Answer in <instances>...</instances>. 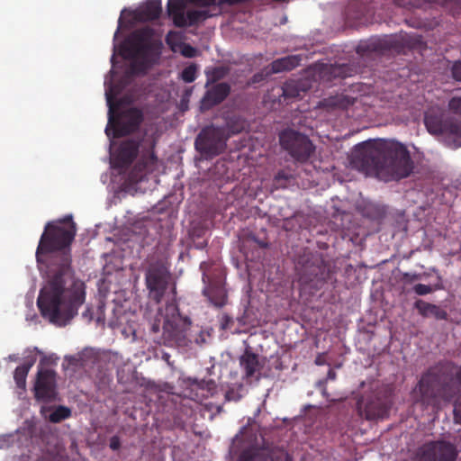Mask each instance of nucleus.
Wrapping results in <instances>:
<instances>
[{
    "instance_id": "423d86ee",
    "label": "nucleus",
    "mask_w": 461,
    "mask_h": 461,
    "mask_svg": "<svg viewBox=\"0 0 461 461\" xmlns=\"http://www.w3.org/2000/svg\"><path fill=\"white\" fill-rule=\"evenodd\" d=\"M424 124L430 134L441 137L447 147H461V119L429 110L424 115Z\"/></svg>"
},
{
    "instance_id": "72a5a7b5",
    "label": "nucleus",
    "mask_w": 461,
    "mask_h": 461,
    "mask_svg": "<svg viewBox=\"0 0 461 461\" xmlns=\"http://www.w3.org/2000/svg\"><path fill=\"white\" fill-rule=\"evenodd\" d=\"M431 271L437 275L438 282L433 285H423V284L414 285L411 290L415 294L423 296V295L429 294L433 293L434 291L441 290L444 288L443 284H442V276H440L438 271L436 268H431Z\"/></svg>"
},
{
    "instance_id": "4be33fe9",
    "label": "nucleus",
    "mask_w": 461,
    "mask_h": 461,
    "mask_svg": "<svg viewBox=\"0 0 461 461\" xmlns=\"http://www.w3.org/2000/svg\"><path fill=\"white\" fill-rule=\"evenodd\" d=\"M240 366L245 375H260L266 365V357L254 353L250 348H247L240 357Z\"/></svg>"
},
{
    "instance_id": "4468645a",
    "label": "nucleus",
    "mask_w": 461,
    "mask_h": 461,
    "mask_svg": "<svg viewBox=\"0 0 461 461\" xmlns=\"http://www.w3.org/2000/svg\"><path fill=\"white\" fill-rule=\"evenodd\" d=\"M456 446L445 440L424 444L419 450V461H456L457 458Z\"/></svg>"
},
{
    "instance_id": "cd10ccee",
    "label": "nucleus",
    "mask_w": 461,
    "mask_h": 461,
    "mask_svg": "<svg viewBox=\"0 0 461 461\" xmlns=\"http://www.w3.org/2000/svg\"><path fill=\"white\" fill-rule=\"evenodd\" d=\"M302 59L298 55L286 56L274 60L270 64L271 72L274 74L290 71L300 65Z\"/></svg>"
},
{
    "instance_id": "f257e3e1",
    "label": "nucleus",
    "mask_w": 461,
    "mask_h": 461,
    "mask_svg": "<svg viewBox=\"0 0 461 461\" xmlns=\"http://www.w3.org/2000/svg\"><path fill=\"white\" fill-rule=\"evenodd\" d=\"M77 226L71 215L45 225L36 249V260L49 263L48 278L37 304L43 318L57 326H66L85 303L86 285L71 266V244Z\"/></svg>"
},
{
    "instance_id": "bf43d9fd",
    "label": "nucleus",
    "mask_w": 461,
    "mask_h": 461,
    "mask_svg": "<svg viewBox=\"0 0 461 461\" xmlns=\"http://www.w3.org/2000/svg\"><path fill=\"white\" fill-rule=\"evenodd\" d=\"M152 388H154L155 391H159V392L162 391L160 389V386H158V385H154Z\"/></svg>"
},
{
    "instance_id": "7ed1b4c3",
    "label": "nucleus",
    "mask_w": 461,
    "mask_h": 461,
    "mask_svg": "<svg viewBox=\"0 0 461 461\" xmlns=\"http://www.w3.org/2000/svg\"><path fill=\"white\" fill-rule=\"evenodd\" d=\"M116 359L117 356L110 351L86 347L75 354L66 355L62 369L66 373L105 375L113 371Z\"/></svg>"
},
{
    "instance_id": "052dcab7",
    "label": "nucleus",
    "mask_w": 461,
    "mask_h": 461,
    "mask_svg": "<svg viewBox=\"0 0 461 461\" xmlns=\"http://www.w3.org/2000/svg\"><path fill=\"white\" fill-rule=\"evenodd\" d=\"M121 23H122V18L120 17V18H119V28H118V29H120ZM117 31H119V30H117ZM116 34H117V33H115V35H116Z\"/></svg>"
},
{
    "instance_id": "412c9836",
    "label": "nucleus",
    "mask_w": 461,
    "mask_h": 461,
    "mask_svg": "<svg viewBox=\"0 0 461 461\" xmlns=\"http://www.w3.org/2000/svg\"><path fill=\"white\" fill-rule=\"evenodd\" d=\"M140 149L139 141L127 140L118 148L115 156V167L121 169L127 168L137 158Z\"/></svg>"
},
{
    "instance_id": "bb28decb",
    "label": "nucleus",
    "mask_w": 461,
    "mask_h": 461,
    "mask_svg": "<svg viewBox=\"0 0 461 461\" xmlns=\"http://www.w3.org/2000/svg\"><path fill=\"white\" fill-rule=\"evenodd\" d=\"M326 267L322 259L316 258L312 262H307L303 268V278L305 281H313L314 279H323Z\"/></svg>"
},
{
    "instance_id": "39448f33",
    "label": "nucleus",
    "mask_w": 461,
    "mask_h": 461,
    "mask_svg": "<svg viewBox=\"0 0 461 461\" xmlns=\"http://www.w3.org/2000/svg\"><path fill=\"white\" fill-rule=\"evenodd\" d=\"M118 94L116 86L111 85L105 91L106 101L108 105V125L105 129L107 136L112 135L113 138H121L139 130L143 121V113L141 110L132 107L122 112L119 110V102H115V95Z\"/></svg>"
},
{
    "instance_id": "9b49d317",
    "label": "nucleus",
    "mask_w": 461,
    "mask_h": 461,
    "mask_svg": "<svg viewBox=\"0 0 461 461\" xmlns=\"http://www.w3.org/2000/svg\"><path fill=\"white\" fill-rule=\"evenodd\" d=\"M280 144L284 149L299 162L307 161L314 152L315 147L310 139L294 130H285L279 135Z\"/></svg>"
},
{
    "instance_id": "7c9ffc66",
    "label": "nucleus",
    "mask_w": 461,
    "mask_h": 461,
    "mask_svg": "<svg viewBox=\"0 0 461 461\" xmlns=\"http://www.w3.org/2000/svg\"><path fill=\"white\" fill-rule=\"evenodd\" d=\"M41 355L35 375H57L56 367L59 357L55 354L45 355L41 353Z\"/></svg>"
},
{
    "instance_id": "79ce46f5",
    "label": "nucleus",
    "mask_w": 461,
    "mask_h": 461,
    "mask_svg": "<svg viewBox=\"0 0 461 461\" xmlns=\"http://www.w3.org/2000/svg\"><path fill=\"white\" fill-rule=\"evenodd\" d=\"M459 93L455 95L453 97L450 98L448 101V109L450 112L461 114V89L457 90Z\"/></svg>"
},
{
    "instance_id": "b1692460",
    "label": "nucleus",
    "mask_w": 461,
    "mask_h": 461,
    "mask_svg": "<svg viewBox=\"0 0 461 461\" xmlns=\"http://www.w3.org/2000/svg\"><path fill=\"white\" fill-rule=\"evenodd\" d=\"M414 308L423 318L433 317L438 321H446L448 316L447 311L442 309L440 306L425 302L421 299H419L414 303Z\"/></svg>"
},
{
    "instance_id": "37998d69",
    "label": "nucleus",
    "mask_w": 461,
    "mask_h": 461,
    "mask_svg": "<svg viewBox=\"0 0 461 461\" xmlns=\"http://www.w3.org/2000/svg\"><path fill=\"white\" fill-rule=\"evenodd\" d=\"M291 178H292L291 174L285 172V170H280L275 176L274 184L277 188H279V187L284 188L286 186L287 181L290 180Z\"/></svg>"
},
{
    "instance_id": "c85d7f7f",
    "label": "nucleus",
    "mask_w": 461,
    "mask_h": 461,
    "mask_svg": "<svg viewBox=\"0 0 461 461\" xmlns=\"http://www.w3.org/2000/svg\"><path fill=\"white\" fill-rule=\"evenodd\" d=\"M353 103L354 99L348 95H336L321 100L320 102V106L322 108H326L327 110H344L347 109L349 105H352Z\"/></svg>"
},
{
    "instance_id": "49530a36",
    "label": "nucleus",
    "mask_w": 461,
    "mask_h": 461,
    "mask_svg": "<svg viewBox=\"0 0 461 461\" xmlns=\"http://www.w3.org/2000/svg\"><path fill=\"white\" fill-rule=\"evenodd\" d=\"M451 72L456 80L461 81V61H456L453 64Z\"/></svg>"
},
{
    "instance_id": "393cba45",
    "label": "nucleus",
    "mask_w": 461,
    "mask_h": 461,
    "mask_svg": "<svg viewBox=\"0 0 461 461\" xmlns=\"http://www.w3.org/2000/svg\"><path fill=\"white\" fill-rule=\"evenodd\" d=\"M162 12L160 0H148L136 12V18L141 21H153L158 19Z\"/></svg>"
},
{
    "instance_id": "4c0bfd02",
    "label": "nucleus",
    "mask_w": 461,
    "mask_h": 461,
    "mask_svg": "<svg viewBox=\"0 0 461 461\" xmlns=\"http://www.w3.org/2000/svg\"><path fill=\"white\" fill-rule=\"evenodd\" d=\"M157 162L158 158L155 155L154 151L151 150L147 155H143L141 157L136 167H138L140 171L151 172L155 169Z\"/></svg>"
},
{
    "instance_id": "c756f323",
    "label": "nucleus",
    "mask_w": 461,
    "mask_h": 461,
    "mask_svg": "<svg viewBox=\"0 0 461 461\" xmlns=\"http://www.w3.org/2000/svg\"><path fill=\"white\" fill-rule=\"evenodd\" d=\"M425 375H461V366L445 358L438 361Z\"/></svg>"
},
{
    "instance_id": "603ef678",
    "label": "nucleus",
    "mask_w": 461,
    "mask_h": 461,
    "mask_svg": "<svg viewBox=\"0 0 461 461\" xmlns=\"http://www.w3.org/2000/svg\"><path fill=\"white\" fill-rule=\"evenodd\" d=\"M215 383L213 381H209L207 382V389H208V392L210 393V394H213V392L215 390Z\"/></svg>"
},
{
    "instance_id": "864d4df0",
    "label": "nucleus",
    "mask_w": 461,
    "mask_h": 461,
    "mask_svg": "<svg viewBox=\"0 0 461 461\" xmlns=\"http://www.w3.org/2000/svg\"><path fill=\"white\" fill-rule=\"evenodd\" d=\"M254 240L260 248L266 249L268 247V243L264 240H260L258 239H254Z\"/></svg>"
},
{
    "instance_id": "f8f14e48",
    "label": "nucleus",
    "mask_w": 461,
    "mask_h": 461,
    "mask_svg": "<svg viewBox=\"0 0 461 461\" xmlns=\"http://www.w3.org/2000/svg\"><path fill=\"white\" fill-rule=\"evenodd\" d=\"M189 5L183 0H168L167 14L172 18L175 26L184 28L194 26L203 22L211 15L207 11L191 10L185 14V9Z\"/></svg>"
},
{
    "instance_id": "f704fd0d",
    "label": "nucleus",
    "mask_w": 461,
    "mask_h": 461,
    "mask_svg": "<svg viewBox=\"0 0 461 461\" xmlns=\"http://www.w3.org/2000/svg\"><path fill=\"white\" fill-rule=\"evenodd\" d=\"M283 96L285 99L297 98L302 95V93L306 91L303 84L299 81L291 80L284 84L282 87Z\"/></svg>"
},
{
    "instance_id": "1a4fd4ad",
    "label": "nucleus",
    "mask_w": 461,
    "mask_h": 461,
    "mask_svg": "<svg viewBox=\"0 0 461 461\" xmlns=\"http://www.w3.org/2000/svg\"><path fill=\"white\" fill-rule=\"evenodd\" d=\"M225 129L213 125L203 128L197 135L194 147L195 149L206 158H212L222 153L226 148Z\"/></svg>"
},
{
    "instance_id": "a19ab883",
    "label": "nucleus",
    "mask_w": 461,
    "mask_h": 461,
    "mask_svg": "<svg viewBox=\"0 0 461 461\" xmlns=\"http://www.w3.org/2000/svg\"><path fill=\"white\" fill-rule=\"evenodd\" d=\"M429 276V273H409L405 272L402 274L401 282L403 285H412L414 282L421 280L424 277H428Z\"/></svg>"
},
{
    "instance_id": "2f4dec72",
    "label": "nucleus",
    "mask_w": 461,
    "mask_h": 461,
    "mask_svg": "<svg viewBox=\"0 0 461 461\" xmlns=\"http://www.w3.org/2000/svg\"><path fill=\"white\" fill-rule=\"evenodd\" d=\"M247 393H248V389L244 383L235 382V383H230L227 385L224 397H225V400L228 402H230V401L238 402L244 395H246Z\"/></svg>"
},
{
    "instance_id": "ea45409f",
    "label": "nucleus",
    "mask_w": 461,
    "mask_h": 461,
    "mask_svg": "<svg viewBox=\"0 0 461 461\" xmlns=\"http://www.w3.org/2000/svg\"><path fill=\"white\" fill-rule=\"evenodd\" d=\"M198 67L192 63L185 68L179 75V78L185 83H193L197 78Z\"/></svg>"
},
{
    "instance_id": "ddd939ff",
    "label": "nucleus",
    "mask_w": 461,
    "mask_h": 461,
    "mask_svg": "<svg viewBox=\"0 0 461 461\" xmlns=\"http://www.w3.org/2000/svg\"><path fill=\"white\" fill-rule=\"evenodd\" d=\"M149 336L154 343L159 345L185 346L187 342L185 332L173 330V328L166 329V321L158 314L149 323Z\"/></svg>"
},
{
    "instance_id": "680f3d73",
    "label": "nucleus",
    "mask_w": 461,
    "mask_h": 461,
    "mask_svg": "<svg viewBox=\"0 0 461 461\" xmlns=\"http://www.w3.org/2000/svg\"><path fill=\"white\" fill-rule=\"evenodd\" d=\"M318 386H319L320 388H321V386H322V381H320V382L318 383Z\"/></svg>"
},
{
    "instance_id": "aec40b11",
    "label": "nucleus",
    "mask_w": 461,
    "mask_h": 461,
    "mask_svg": "<svg viewBox=\"0 0 461 461\" xmlns=\"http://www.w3.org/2000/svg\"><path fill=\"white\" fill-rule=\"evenodd\" d=\"M230 85L226 82L212 84L202 98V107L209 110L221 104L230 95Z\"/></svg>"
},
{
    "instance_id": "f03ea898",
    "label": "nucleus",
    "mask_w": 461,
    "mask_h": 461,
    "mask_svg": "<svg viewBox=\"0 0 461 461\" xmlns=\"http://www.w3.org/2000/svg\"><path fill=\"white\" fill-rule=\"evenodd\" d=\"M360 167L367 174L389 182L410 176L413 169L406 146L395 140L379 139L359 143Z\"/></svg>"
},
{
    "instance_id": "c9c22d12",
    "label": "nucleus",
    "mask_w": 461,
    "mask_h": 461,
    "mask_svg": "<svg viewBox=\"0 0 461 461\" xmlns=\"http://www.w3.org/2000/svg\"><path fill=\"white\" fill-rule=\"evenodd\" d=\"M394 3L404 8H425L428 4H445L447 0H393Z\"/></svg>"
},
{
    "instance_id": "4d7b16f0",
    "label": "nucleus",
    "mask_w": 461,
    "mask_h": 461,
    "mask_svg": "<svg viewBox=\"0 0 461 461\" xmlns=\"http://www.w3.org/2000/svg\"><path fill=\"white\" fill-rule=\"evenodd\" d=\"M172 386H169V385H166V388L163 390V391H166L167 393H171V390H172Z\"/></svg>"
},
{
    "instance_id": "a878e982",
    "label": "nucleus",
    "mask_w": 461,
    "mask_h": 461,
    "mask_svg": "<svg viewBox=\"0 0 461 461\" xmlns=\"http://www.w3.org/2000/svg\"><path fill=\"white\" fill-rule=\"evenodd\" d=\"M239 461H292L288 456L282 460L274 457L267 449L249 448L241 453Z\"/></svg>"
},
{
    "instance_id": "9d476101",
    "label": "nucleus",
    "mask_w": 461,
    "mask_h": 461,
    "mask_svg": "<svg viewBox=\"0 0 461 461\" xmlns=\"http://www.w3.org/2000/svg\"><path fill=\"white\" fill-rule=\"evenodd\" d=\"M153 30L149 27L135 30L120 45L119 54L124 59L146 57L152 49Z\"/></svg>"
},
{
    "instance_id": "6e6552de",
    "label": "nucleus",
    "mask_w": 461,
    "mask_h": 461,
    "mask_svg": "<svg viewBox=\"0 0 461 461\" xmlns=\"http://www.w3.org/2000/svg\"><path fill=\"white\" fill-rule=\"evenodd\" d=\"M171 274L162 262H153L145 271V285L149 298L160 303L168 288Z\"/></svg>"
},
{
    "instance_id": "6e6d98bb",
    "label": "nucleus",
    "mask_w": 461,
    "mask_h": 461,
    "mask_svg": "<svg viewBox=\"0 0 461 461\" xmlns=\"http://www.w3.org/2000/svg\"><path fill=\"white\" fill-rule=\"evenodd\" d=\"M327 375H335V373L332 368L329 367V369L327 371Z\"/></svg>"
},
{
    "instance_id": "58836bf2",
    "label": "nucleus",
    "mask_w": 461,
    "mask_h": 461,
    "mask_svg": "<svg viewBox=\"0 0 461 461\" xmlns=\"http://www.w3.org/2000/svg\"><path fill=\"white\" fill-rule=\"evenodd\" d=\"M228 74V69L224 67L213 68L210 72H206L205 87H209L212 84H216L219 80L224 78Z\"/></svg>"
},
{
    "instance_id": "0e129e2a",
    "label": "nucleus",
    "mask_w": 461,
    "mask_h": 461,
    "mask_svg": "<svg viewBox=\"0 0 461 461\" xmlns=\"http://www.w3.org/2000/svg\"><path fill=\"white\" fill-rule=\"evenodd\" d=\"M98 312H100L102 313V312H103V307H101V306H100V307L98 308Z\"/></svg>"
},
{
    "instance_id": "3c124183",
    "label": "nucleus",
    "mask_w": 461,
    "mask_h": 461,
    "mask_svg": "<svg viewBox=\"0 0 461 461\" xmlns=\"http://www.w3.org/2000/svg\"><path fill=\"white\" fill-rule=\"evenodd\" d=\"M327 355L326 354H320L317 356L315 359V364L318 366H321L327 363Z\"/></svg>"
},
{
    "instance_id": "de8ad7c7",
    "label": "nucleus",
    "mask_w": 461,
    "mask_h": 461,
    "mask_svg": "<svg viewBox=\"0 0 461 461\" xmlns=\"http://www.w3.org/2000/svg\"><path fill=\"white\" fill-rule=\"evenodd\" d=\"M109 447L113 449V450H117L120 448L121 447V440L119 438L118 436H113L111 438H110V442H109Z\"/></svg>"
},
{
    "instance_id": "c03bdc74",
    "label": "nucleus",
    "mask_w": 461,
    "mask_h": 461,
    "mask_svg": "<svg viewBox=\"0 0 461 461\" xmlns=\"http://www.w3.org/2000/svg\"><path fill=\"white\" fill-rule=\"evenodd\" d=\"M196 53L197 50L190 44H185L181 50V54L185 58H194Z\"/></svg>"
},
{
    "instance_id": "dca6fc26",
    "label": "nucleus",
    "mask_w": 461,
    "mask_h": 461,
    "mask_svg": "<svg viewBox=\"0 0 461 461\" xmlns=\"http://www.w3.org/2000/svg\"><path fill=\"white\" fill-rule=\"evenodd\" d=\"M41 352L37 348H25L21 354H12L3 359L5 365L10 363L16 364L14 375H28L31 368L35 365L38 360V356Z\"/></svg>"
},
{
    "instance_id": "0eeeda50",
    "label": "nucleus",
    "mask_w": 461,
    "mask_h": 461,
    "mask_svg": "<svg viewBox=\"0 0 461 461\" xmlns=\"http://www.w3.org/2000/svg\"><path fill=\"white\" fill-rule=\"evenodd\" d=\"M373 395L366 402L364 408L362 402H358V411L361 416L368 420L384 419L389 413L392 405V395L393 388L392 384H379L378 382L372 383Z\"/></svg>"
},
{
    "instance_id": "20e7f679",
    "label": "nucleus",
    "mask_w": 461,
    "mask_h": 461,
    "mask_svg": "<svg viewBox=\"0 0 461 461\" xmlns=\"http://www.w3.org/2000/svg\"><path fill=\"white\" fill-rule=\"evenodd\" d=\"M461 393V376H421L414 389L424 405L437 407Z\"/></svg>"
},
{
    "instance_id": "a18cd8bd",
    "label": "nucleus",
    "mask_w": 461,
    "mask_h": 461,
    "mask_svg": "<svg viewBox=\"0 0 461 461\" xmlns=\"http://www.w3.org/2000/svg\"><path fill=\"white\" fill-rule=\"evenodd\" d=\"M453 412L456 423L461 425V399L455 402Z\"/></svg>"
},
{
    "instance_id": "473e14b6",
    "label": "nucleus",
    "mask_w": 461,
    "mask_h": 461,
    "mask_svg": "<svg viewBox=\"0 0 461 461\" xmlns=\"http://www.w3.org/2000/svg\"><path fill=\"white\" fill-rule=\"evenodd\" d=\"M247 127L246 121L240 115H232L228 117L226 121V126L223 127L225 129L226 136L228 139L231 135L239 134L243 131Z\"/></svg>"
},
{
    "instance_id": "e433bc0d",
    "label": "nucleus",
    "mask_w": 461,
    "mask_h": 461,
    "mask_svg": "<svg viewBox=\"0 0 461 461\" xmlns=\"http://www.w3.org/2000/svg\"><path fill=\"white\" fill-rule=\"evenodd\" d=\"M72 415V411L69 407L59 405L53 408V411L49 416V420L52 423H59L62 420L69 419Z\"/></svg>"
},
{
    "instance_id": "5701e85b",
    "label": "nucleus",
    "mask_w": 461,
    "mask_h": 461,
    "mask_svg": "<svg viewBox=\"0 0 461 461\" xmlns=\"http://www.w3.org/2000/svg\"><path fill=\"white\" fill-rule=\"evenodd\" d=\"M356 68L348 64H323L320 69L321 80L330 82L336 78H345L353 76Z\"/></svg>"
},
{
    "instance_id": "6ab92c4d",
    "label": "nucleus",
    "mask_w": 461,
    "mask_h": 461,
    "mask_svg": "<svg viewBox=\"0 0 461 461\" xmlns=\"http://www.w3.org/2000/svg\"><path fill=\"white\" fill-rule=\"evenodd\" d=\"M33 392L38 402L48 403L57 401L59 393L55 376H36Z\"/></svg>"
},
{
    "instance_id": "13d9d810",
    "label": "nucleus",
    "mask_w": 461,
    "mask_h": 461,
    "mask_svg": "<svg viewBox=\"0 0 461 461\" xmlns=\"http://www.w3.org/2000/svg\"><path fill=\"white\" fill-rule=\"evenodd\" d=\"M335 378H336V376H333V375L327 376V378L325 379V382H327L328 380H334Z\"/></svg>"
},
{
    "instance_id": "e2e57ef3",
    "label": "nucleus",
    "mask_w": 461,
    "mask_h": 461,
    "mask_svg": "<svg viewBox=\"0 0 461 461\" xmlns=\"http://www.w3.org/2000/svg\"><path fill=\"white\" fill-rule=\"evenodd\" d=\"M191 92H192V89H190V90H186V91H185V94H186V95H190V94H191Z\"/></svg>"
},
{
    "instance_id": "2eb2a0df",
    "label": "nucleus",
    "mask_w": 461,
    "mask_h": 461,
    "mask_svg": "<svg viewBox=\"0 0 461 461\" xmlns=\"http://www.w3.org/2000/svg\"><path fill=\"white\" fill-rule=\"evenodd\" d=\"M405 47H409L407 35H390L381 39L370 41L365 45H360L357 51H371L384 53L385 51H394L401 53Z\"/></svg>"
},
{
    "instance_id": "f3484780",
    "label": "nucleus",
    "mask_w": 461,
    "mask_h": 461,
    "mask_svg": "<svg viewBox=\"0 0 461 461\" xmlns=\"http://www.w3.org/2000/svg\"><path fill=\"white\" fill-rule=\"evenodd\" d=\"M164 311L165 312H163L162 309H158V316L166 321V329L173 328V330H178L186 335V330L189 329L191 321L188 318L181 316L178 306L174 299L167 303Z\"/></svg>"
},
{
    "instance_id": "8fccbe9b",
    "label": "nucleus",
    "mask_w": 461,
    "mask_h": 461,
    "mask_svg": "<svg viewBox=\"0 0 461 461\" xmlns=\"http://www.w3.org/2000/svg\"><path fill=\"white\" fill-rule=\"evenodd\" d=\"M26 377L27 376H14L17 386L23 390L25 389Z\"/></svg>"
},
{
    "instance_id": "09e8293b",
    "label": "nucleus",
    "mask_w": 461,
    "mask_h": 461,
    "mask_svg": "<svg viewBox=\"0 0 461 461\" xmlns=\"http://www.w3.org/2000/svg\"><path fill=\"white\" fill-rule=\"evenodd\" d=\"M82 317L87 321L90 322L94 318V312L91 307H86V309L82 312Z\"/></svg>"
},
{
    "instance_id": "a211bd4d",
    "label": "nucleus",
    "mask_w": 461,
    "mask_h": 461,
    "mask_svg": "<svg viewBox=\"0 0 461 461\" xmlns=\"http://www.w3.org/2000/svg\"><path fill=\"white\" fill-rule=\"evenodd\" d=\"M205 287L203 294L217 308L223 307L227 303V293L221 278H212L205 272L203 274Z\"/></svg>"
},
{
    "instance_id": "5fc2aeb1",
    "label": "nucleus",
    "mask_w": 461,
    "mask_h": 461,
    "mask_svg": "<svg viewBox=\"0 0 461 461\" xmlns=\"http://www.w3.org/2000/svg\"><path fill=\"white\" fill-rule=\"evenodd\" d=\"M96 321H97V322H99V323H100V322L104 323V317H102L101 315H99V316L97 317V320H96Z\"/></svg>"
}]
</instances>
